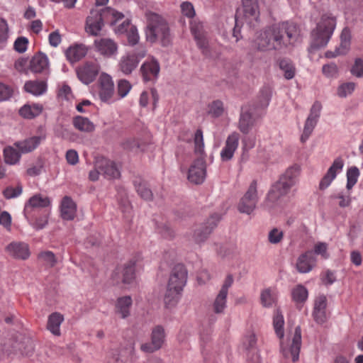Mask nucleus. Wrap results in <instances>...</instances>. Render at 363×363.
I'll return each mask as SVG.
<instances>
[{
  "label": "nucleus",
  "instance_id": "obj_57",
  "mask_svg": "<svg viewBox=\"0 0 363 363\" xmlns=\"http://www.w3.org/2000/svg\"><path fill=\"white\" fill-rule=\"evenodd\" d=\"M127 358L118 350H113L108 359V363H126Z\"/></svg>",
  "mask_w": 363,
  "mask_h": 363
},
{
  "label": "nucleus",
  "instance_id": "obj_9",
  "mask_svg": "<svg viewBox=\"0 0 363 363\" xmlns=\"http://www.w3.org/2000/svg\"><path fill=\"white\" fill-rule=\"evenodd\" d=\"M146 55L144 48L136 49L132 53H128L121 58L119 62L120 70L125 74H130L138 67L139 62Z\"/></svg>",
  "mask_w": 363,
  "mask_h": 363
},
{
  "label": "nucleus",
  "instance_id": "obj_43",
  "mask_svg": "<svg viewBox=\"0 0 363 363\" xmlns=\"http://www.w3.org/2000/svg\"><path fill=\"white\" fill-rule=\"evenodd\" d=\"M360 172L359 169L355 167L348 168L347 171V185L346 187L348 190L351 189L357 182Z\"/></svg>",
  "mask_w": 363,
  "mask_h": 363
},
{
  "label": "nucleus",
  "instance_id": "obj_3",
  "mask_svg": "<svg viewBox=\"0 0 363 363\" xmlns=\"http://www.w3.org/2000/svg\"><path fill=\"white\" fill-rule=\"evenodd\" d=\"M147 26L145 29L146 39L151 43H160L162 46L171 43L172 35L169 23L161 15L149 12L146 13Z\"/></svg>",
  "mask_w": 363,
  "mask_h": 363
},
{
  "label": "nucleus",
  "instance_id": "obj_22",
  "mask_svg": "<svg viewBox=\"0 0 363 363\" xmlns=\"http://www.w3.org/2000/svg\"><path fill=\"white\" fill-rule=\"evenodd\" d=\"M6 251L16 259H26L30 256L28 245L23 242H12L6 247Z\"/></svg>",
  "mask_w": 363,
  "mask_h": 363
},
{
  "label": "nucleus",
  "instance_id": "obj_33",
  "mask_svg": "<svg viewBox=\"0 0 363 363\" xmlns=\"http://www.w3.org/2000/svg\"><path fill=\"white\" fill-rule=\"evenodd\" d=\"M301 346V329L300 326L295 328L292 343L290 347L289 352L291 354L292 361L296 362L299 357V352Z\"/></svg>",
  "mask_w": 363,
  "mask_h": 363
},
{
  "label": "nucleus",
  "instance_id": "obj_14",
  "mask_svg": "<svg viewBox=\"0 0 363 363\" xmlns=\"http://www.w3.org/2000/svg\"><path fill=\"white\" fill-rule=\"evenodd\" d=\"M99 96L103 102L111 103L116 99L114 96L113 82L108 74L102 73L99 79Z\"/></svg>",
  "mask_w": 363,
  "mask_h": 363
},
{
  "label": "nucleus",
  "instance_id": "obj_25",
  "mask_svg": "<svg viewBox=\"0 0 363 363\" xmlns=\"http://www.w3.org/2000/svg\"><path fill=\"white\" fill-rule=\"evenodd\" d=\"M97 52L105 57H111L117 52L116 43L109 38H101L94 41Z\"/></svg>",
  "mask_w": 363,
  "mask_h": 363
},
{
  "label": "nucleus",
  "instance_id": "obj_47",
  "mask_svg": "<svg viewBox=\"0 0 363 363\" xmlns=\"http://www.w3.org/2000/svg\"><path fill=\"white\" fill-rule=\"evenodd\" d=\"M284 317L279 311H277L276 315L274 316L273 325L275 333L279 338H282L284 337Z\"/></svg>",
  "mask_w": 363,
  "mask_h": 363
},
{
  "label": "nucleus",
  "instance_id": "obj_48",
  "mask_svg": "<svg viewBox=\"0 0 363 363\" xmlns=\"http://www.w3.org/2000/svg\"><path fill=\"white\" fill-rule=\"evenodd\" d=\"M208 108V113L214 118L220 117L224 112L223 103L220 100L213 101Z\"/></svg>",
  "mask_w": 363,
  "mask_h": 363
},
{
  "label": "nucleus",
  "instance_id": "obj_36",
  "mask_svg": "<svg viewBox=\"0 0 363 363\" xmlns=\"http://www.w3.org/2000/svg\"><path fill=\"white\" fill-rule=\"evenodd\" d=\"M279 67L284 72V76L286 79L289 80L295 77L296 67L290 59H281L279 62Z\"/></svg>",
  "mask_w": 363,
  "mask_h": 363
},
{
  "label": "nucleus",
  "instance_id": "obj_12",
  "mask_svg": "<svg viewBox=\"0 0 363 363\" xmlns=\"http://www.w3.org/2000/svg\"><path fill=\"white\" fill-rule=\"evenodd\" d=\"M100 70L96 62H86L79 66L77 69L78 79L84 84H89L94 81Z\"/></svg>",
  "mask_w": 363,
  "mask_h": 363
},
{
  "label": "nucleus",
  "instance_id": "obj_24",
  "mask_svg": "<svg viewBox=\"0 0 363 363\" xmlns=\"http://www.w3.org/2000/svg\"><path fill=\"white\" fill-rule=\"evenodd\" d=\"M316 262L313 252L307 251L297 259L296 269L300 273H308L312 270Z\"/></svg>",
  "mask_w": 363,
  "mask_h": 363
},
{
  "label": "nucleus",
  "instance_id": "obj_8",
  "mask_svg": "<svg viewBox=\"0 0 363 363\" xmlns=\"http://www.w3.org/2000/svg\"><path fill=\"white\" fill-rule=\"evenodd\" d=\"M135 260H129L123 265L118 266L111 274V280L116 285L130 284L135 279Z\"/></svg>",
  "mask_w": 363,
  "mask_h": 363
},
{
  "label": "nucleus",
  "instance_id": "obj_4",
  "mask_svg": "<svg viewBox=\"0 0 363 363\" xmlns=\"http://www.w3.org/2000/svg\"><path fill=\"white\" fill-rule=\"evenodd\" d=\"M123 17L122 13L111 7L92 9L86 18L85 30L89 34L96 36L101 30L105 23L113 26Z\"/></svg>",
  "mask_w": 363,
  "mask_h": 363
},
{
  "label": "nucleus",
  "instance_id": "obj_5",
  "mask_svg": "<svg viewBox=\"0 0 363 363\" xmlns=\"http://www.w3.org/2000/svg\"><path fill=\"white\" fill-rule=\"evenodd\" d=\"M187 270L184 264H177L172 269L164 295L168 306L175 304L187 281Z\"/></svg>",
  "mask_w": 363,
  "mask_h": 363
},
{
  "label": "nucleus",
  "instance_id": "obj_27",
  "mask_svg": "<svg viewBox=\"0 0 363 363\" xmlns=\"http://www.w3.org/2000/svg\"><path fill=\"white\" fill-rule=\"evenodd\" d=\"M61 217L63 220H72L74 218L77 206L69 196H65L61 203Z\"/></svg>",
  "mask_w": 363,
  "mask_h": 363
},
{
  "label": "nucleus",
  "instance_id": "obj_58",
  "mask_svg": "<svg viewBox=\"0 0 363 363\" xmlns=\"http://www.w3.org/2000/svg\"><path fill=\"white\" fill-rule=\"evenodd\" d=\"M350 72L352 75L357 77H363V60L357 58L354 61V64L352 67Z\"/></svg>",
  "mask_w": 363,
  "mask_h": 363
},
{
  "label": "nucleus",
  "instance_id": "obj_51",
  "mask_svg": "<svg viewBox=\"0 0 363 363\" xmlns=\"http://www.w3.org/2000/svg\"><path fill=\"white\" fill-rule=\"evenodd\" d=\"M38 258L47 266L52 267L57 263L55 254L51 251L42 252L38 255Z\"/></svg>",
  "mask_w": 363,
  "mask_h": 363
},
{
  "label": "nucleus",
  "instance_id": "obj_41",
  "mask_svg": "<svg viewBox=\"0 0 363 363\" xmlns=\"http://www.w3.org/2000/svg\"><path fill=\"white\" fill-rule=\"evenodd\" d=\"M308 290L303 285H298L291 291L293 301L296 303H303L308 298Z\"/></svg>",
  "mask_w": 363,
  "mask_h": 363
},
{
  "label": "nucleus",
  "instance_id": "obj_50",
  "mask_svg": "<svg viewBox=\"0 0 363 363\" xmlns=\"http://www.w3.org/2000/svg\"><path fill=\"white\" fill-rule=\"evenodd\" d=\"M23 186L18 184L16 187L9 186L3 191V195L6 199H11L18 197L22 194Z\"/></svg>",
  "mask_w": 363,
  "mask_h": 363
},
{
  "label": "nucleus",
  "instance_id": "obj_44",
  "mask_svg": "<svg viewBox=\"0 0 363 363\" xmlns=\"http://www.w3.org/2000/svg\"><path fill=\"white\" fill-rule=\"evenodd\" d=\"M122 146L124 149L128 150H144L145 144L141 142L138 138H129L125 139L123 143Z\"/></svg>",
  "mask_w": 363,
  "mask_h": 363
},
{
  "label": "nucleus",
  "instance_id": "obj_6",
  "mask_svg": "<svg viewBox=\"0 0 363 363\" xmlns=\"http://www.w3.org/2000/svg\"><path fill=\"white\" fill-rule=\"evenodd\" d=\"M258 201L257 182L256 180H253L240 199L238 204V210L241 213L250 215L256 208Z\"/></svg>",
  "mask_w": 363,
  "mask_h": 363
},
{
  "label": "nucleus",
  "instance_id": "obj_62",
  "mask_svg": "<svg viewBox=\"0 0 363 363\" xmlns=\"http://www.w3.org/2000/svg\"><path fill=\"white\" fill-rule=\"evenodd\" d=\"M191 32L194 38H198L206 34L203 23L196 21L191 23Z\"/></svg>",
  "mask_w": 363,
  "mask_h": 363
},
{
  "label": "nucleus",
  "instance_id": "obj_17",
  "mask_svg": "<svg viewBox=\"0 0 363 363\" xmlns=\"http://www.w3.org/2000/svg\"><path fill=\"white\" fill-rule=\"evenodd\" d=\"M50 204V200L48 196H43L41 194H35L30 197L25 204L23 213L26 218L29 220L35 209L48 207Z\"/></svg>",
  "mask_w": 363,
  "mask_h": 363
},
{
  "label": "nucleus",
  "instance_id": "obj_61",
  "mask_svg": "<svg viewBox=\"0 0 363 363\" xmlns=\"http://www.w3.org/2000/svg\"><path fill=\"white\" fill-rule=\"evenodd\" d=\"M28 40L26 37H18L14 43V49L19 53L27 50Z\"/></svg>",
  "mask_w": 363,
  "mask_h": 363
},
{
  "label": "nucleus",
  "instance_id": "obj_21",
  "mask_svg": "<svg viewBox=\"0 0 363 363\" xmlns=\"http://www.w3.org/2000/svg\"><path fill=\"white\" fill-rule=\"evenodd\" d=\"M45 139V135H35L14 143L21 154H27L35 150Z\"/></svg>",
  "mask_w": 363,
  "mask_h": 363
},
{
  "label": "nucleus",
  "instance_id": "obj_45",
  "mask_svg": "<svg viewBox=\"0 0 363 363\" xmlns=\"http://www.w3.org/2000/svg\"><path fill=\"white\" fill-rule=\"evenodd\" d=\"M272 95V91L270 86H264L259 95V106L262 108L268 106Z\"/></svg>",
  "mask_w": 363,
  "mask_h": 363
},
{
  "label": "nucleus",
  "instance_id": "obj_60",
  "mask_svg": "<svg viewBox=\"0 0 363 363\" xmlns=\"http://www.w3.org/2000/svg\"><path fill=\"white\" fill-rule=\"evenodd\" d=\"M320 279L325 285H331L336 281V276L333 271L327 269L321 274Z\"/></svg>",
  "mask_w": 363,
  "mask_h": 363
},
{
  "label": "nucleus",
  "instance_id": "obj_20",
  "mask_svg": "<svg viewBox=\"0 0 363 363\" xmlns=\"http://www.w3.org/2000/svg\"><path fill=\"white\" fill-rule=\"evenodd\" d=\"M299 175L300 167L295 164L287 168L277 182L290 191L297 184Z\"/></svg>",
  "mask_w": 363,
  "mask_h": 363
},
{
  "label": "nucleus",
  "instance_id": "obj_32",
  "mask_svg": "<svg viewBox=\"0 0 363 363\" xmlns=\"http://www.w3.org/2000/svg\"><path fill=\"white\" fill-rule=\"evenodd\" d=\"M87 52V50L84 45H76L69 47L65 52L67 60L72 63L79 61L83 58Z\"/></svg>",
  "mask_w": 363,
  "mask_h": 363
},
{
  "label": "nucleus",
  "instance_id": "obj_16",
  "mask_svg": "<svg viewBox=\"0 0 363 363\" xmlns=\"http://www.w3.org/2000/svg\"><path fill=\"white\" fill-rule=\"evenodd\" d=\"M160 65L157 60L151 58L145 61L140 69V72L145 82H155L159 76Z\"/></svg>",
  "mask_w": 363,
  "mask_h": 363
},
{
  "label": "nucleus",
  "instance_id": "obj_37",
  "mask_svg": "<svg viewBox=\"0 0 363 363\" xmlns=\"http://www.w3.org/2000/svg\"><path fill=\"white\" fill-rule=\"evenodd\" d=\"M43 111V106L40 104L24 105L19 110V113L25 118H33L39 116Z\"/></svg>",
  "mask_w": 363,
  "mask_h": 363
},
{
  "label": "nucleus",
  "instance_id": "obj_19",
  "mask_svg": "<svg viewBox=\"0 0 363 363\" xmlns=\"http://www.w3.org/2000/svg\"><path fill=\"white\" fill-rule=\"evenodd\" d=\"M96 167L101 171V174L108 179L120 177L121 173L116 164L106 158L98 159L96 162Z\"/></svg>",
  "mask_w": 363,
  "mask_h": 363
},
{
  "label": "nucleus",
  "instance_id": "obj_23",
  "mask_svg": "<svg viewBox=\"0 0 363 363\" xmlns=\"http://www.w3.org/2000/svg\"><path fill=\"white\" fill-rule=\"evenodd\" d=\"M29 67L34 73L47 74L49 68V61L47 55L43 52L35 55L30 61Z\"/></svg>",
  "mask_w": 363,
  "mask_h": 363
},
{
  "label": "nucleus",
  "instance_id": "obj_11",
  "mask_svg": "<svg viewBox=\"0 0 363 363\" xmlns=\"http://www.w3.org/2000/svg\"><path fill=\"white\" fill-rule=\"evenodd\" d=\"M220 216L218 213L212 214L203 224L198 226L194 232L193 238L195 242H203L217 226Z\"/></svg>",
  "mask_w": 363,
  "mask_h": 363
},
{
  "label": "nucleus",
  "instance_id": "obj_34",
  "mask_svg": "<svg viewBox=\"0 0 363 363\" xmlns=\"http://www.w3.org/2000/svg\"><path fill=\"white\" fill-rule=\"evenodd\" d=\"M24 89L26 91L33 95L40 96L47 91V83L45 81H28L24 84Z\"/></svg>",
  "mask_w": 363,
  "mask_h": 363
},
{
  "label": "nucleus",
  "instance_id": "obj_35",
  "mask_svg": "<svg viewBox=\"0 0 363 363\" xmlns=\"http://www.w3.org/2000/svg\"><path fill=\"white\" fill-rule=\"evenodd\" d=\"M74 127L81 132L91 133L95 129L94 123L88 118L81 116L73 118Z\"/></svg>",
  "mask_w": 363,
  "mask_h": 363
},
{
  "label": "nucleus",
  "instance_id": "obj_42",
  "mask_svg": "<svg viewBox=\"0 0 363 363\" xmlns=\"http://www.w3.org/2000/svg\"><path fill=\"white\" fill-rule=\"evenodd\" d=\"M260 299L264 307H270L276 301L277 294L270 288L266 289L262 291Z\"/></svg>",
  "mask_w": 363,
  "mask_h": 363
},
{
  "label": "nucleus",
  "instance_id": "obj_31",
  "mask_svg": "<svg viewBox=\"0 0 363 363\" xmlns=\"http://www.w3.org/2000/svg\"><path fill=\"white\" fill-rule=\"evenodd\" d=\"M63 320L64 317L61 313L57 312L51 313L48 319V330L54 335L60 336L61 334L60 327Z\"/></svg>",
  "mask_w": 363,
  "mask_h": 363
},
{
  "label": "nucleus",
  "instance_id": "obj_54",
  "mask_svg": "<svg viewBox=\"0 0 363 363\" xmlns=\"http://www.w3.org/2000/svg\"><path fill=\"white\" fill-rule=\"evenodd\" d=\"M131 89V84L125 79H121L117 84V94L118 99L125 97Z\"/></svg>",
  "mask_w": 363,
  "mask_h": 363
},
{
  "label": "nucleus",
  "instance_id": "obj_1",
  "mask_svg": "<svg viewBox=\"0 0 363 363\" xmlns=\"http://www.w3.org/2000/svg\"><path fill=\"white\" fill-rule=\"evenodd\" d=\"M301 37L298 24L281 21L260 30L253 40L252 46L258 51H281L294 46Z\"/></svg>",
  "mask_w": 363,
  "mask_h": 363
},
{
  "label": "nucleus",
  "instance_id": "obj_28",
  "mask_svg": "<svg viewBox=\"0 0 363 363\" xmlns=\"http://www.w3.org/2000/svg\"><path fill=\"white\" fill-rule=\"evenodd\" d=\"M242 1L245 18L257 21L259 16L258 0H242Z\"/></svg>",
  "mask_w": 363,
  "mask_h": 363
},
{
  "label": "nucleus",
  "instance_id": "obj_55",
  "mask_svg": "<svg viewBox=\"0 0 363 363\" xmlns=\"http://www.w3.org/2000/svg\"><path fill=\"white\" fill-rule=\"evenodd\" d=\"M284 238V233L278 228H273L268 234V240L271 244L279 243Z\"/></svg>",
  "mask_w": 363,
  "mask_h": 363
},
{
  "label": "nucleus",
  "instance_id": "obj_59",
  "mask_svg": "<svg viewBox=\"0 0 363 363\" xmlns=\"http://www.w3.org/2000/svg\"><path fill=\"white\" fill-rule=\"evenodd\" d=\"M344 166V161L341 157H337L333 162L332 165L328 169L330 174L337 176V173L342 171Z\"/></svg>",
  "mask_w": 363,
  "mask_h": 363
},
{
  "label": "nucleus",
  "instance_id": "obj_40",
  "mask_svg": "<svg viewBox=\"0 0 363 363\" xmlns=\"http://www.w3.org/2000/svg\"><path fill=\"white\" fill-rule=\"evenodd\" d=\"M227 296L223 292H218L213 303V312L216 314L223 313L226 308Z\"/></svg>",
  "mask_w": 363,
  "mask_h": 363
},
{
  "label": "nucleus",
  "instance_id": "obj_56",
  "mask_svg": "<svg viewBox=\"0 0 363 363\" xmlns=\"http://www.w3.org/2000/svg\"><path fill=\"white\" fill-rule=\"evenodd\" d=\"M256 144V138L252 135H245L242 138V149L243 152H247L252 149Z\"/></svg>",
  "mask_w": 363,
  "mask_h": 363
},
{
  "label": "nucleus",
  "instance_id": "obj_52",
  "mask_svg": "<svg viewBox=\"0 0 363 363\" xmlns=\"http://www.w3.org/2000/svg\"><path fill=\"white\" fill-rule=\"evenodd\" d=\"M356 87L354 82H346L339 86L337 89V95L340 97L345 98L347 95L351 94Z\"/></svg>",
  "mask_w": 363,
  "mask_h": 363
},
{
  "label": "nucleus",
  "instance_id": "obj_39",
  "mask_svg": "<svg viewBox=\"0 0 363 363\" xmlns=\"http://www.w3.org/2000/svg\"><path fill=\"white\" fill-rule=\"evenodd\" d=\"M4 160L6 164H16L20 160L21 153L12 147H7L4 150Z\"/></svg>",
  "mask_w": 363,
  "mask_h": 363
},
{
  "label": "nucleus",
  "instance_id": "obj_38",
  "mask_svg": "<svg viewBox=\"0 0 363 363\" xmlns=\"http://www.w3.org/2000/svg\"><path fill=\"white\" fill-rule=\"evenodd\" d=\"M165 337L164 330L162 325L155 326L151 333V341L154 347L160 349Z\"/></svg>",
  "mask_w": 363,
  "mask_h": 363
},
{
  "label": "nucleus",
  "instance_id": "obj_64",
  "mask_svg": "<svg viewBox=\"0 0 363 363\" xmlns=\"http://www.w3.org/2000/svg\"><path fill=\"white\" fill-rule=\"evenodd\" d=\"M335 178H336V176H335L333 174H330V172H328L327 171V172L325 173V174L323 176V177L321 179V180L320 182L319 189L320 190H325L330 185L332 182Z\"/></svg>",
  "mask_w": 363,
  "mask_h": 363
},
{
  "label": "nucleus",
  "instance_id": "obj_29",
  "mask_svg": "<svg viewBox=\"0 0 363 363\" xmlns=\"http://www.w3.org/2000/svg\"><path fill=\"white\" fill-rule=\"evenodd\" d=\"M133 184L140 198L149 201L152 200L153 194L147 182L141 178H135L133 180Z\"/></svg>",
  "mask_w": 363,
  "mask_h": 363
},
{
  "label": "nucleus",
  "instance_id": "obj_15",
  "mask_svg": "<svg viewBox=\"0 0 363 363\" xmlns=\"http://www.w3.org/2000/svg\"><path fill=\"white\" fill-rule=\"evenodd\" d=\"M328 299L324 294H319L315 297L313 303L312 316L318 324L325 323L328 318L327 313Z\"/></svg>",
  "mask_w": 363,
  "mask_h": 363
},
{
  "label": "nucleus",
  "instance_id": "obj_10",
  "mask_svg": "<svg viewBox=\"0 0 363 363\" xmlns=\"http://www.w3.org/2000/svg\"><path fill=\"white\" fill-rule=\"evenodd\" d=\"M321 110L322 105L320 102L318 101H315L310 109V113L304 124L303 133L301 136L302 143H305L313 133L320 116Z\"/></svg>",
  "mask_w": 363,
  "mask_h": 363
},
{
  "label": "nucleus",
  "instance_id": "obj_26",
  "mask_svg": "<svg viewBox=\"0 0 363 363\" xmlns=\"http://www.w3.org/2000/svg\"><path fill=\"white\" fill-rule=\"evenodd\" d=\"M255 119L249 109L242 108L238 122V129L243 134L247 135L255 125Z\"/></svg>",
  "mask_w": 363,
  "mask_h": 363
},
{
  "label": "nucleus",
  "instance_id": "obj_2",
  "mask_svg": "<svg viewBox=\"0 0 363 363\" xmlns=\"http://www.w3.org/2000/svg\"><path fill=\"white\" fill-rule=\"evenodd\" d=\"M337 25V18L331 13H323L311 32L308 52L325 48L331 39Z\"/></svg>",
  "mask_w": 363,
  "mask_h": 363
},
{
  "label": "nucleus",
  "instance_id": "obj_13",
  "mask_svg": "<svg viewBox=\"0 0 363 363\" xmlns=\"http://www.w3.org/2000/svg\"><path fill=\"white\" fill-rule=\"evenodd\" d=\"M206 176V165L204 158L194 160L188 171V180L195 184H202Z\"/></svg>",
  "mask_w": 363,
  "mask_h": 363
},
{
  "label": "nucleus",
  "instance_id": "obj_18",
  "mask_svg": "<svg viewBox=\"0 0 363 363\" xmlns=\"http://www.w3.org/2000/svg\"><path fill=\"white\" fill-rule=\"evenodd\" d=\"M240 135L237 132L230 133L225 143V145L220 152V158L223 162L230 160L238 147Z\"/></svg>",
  "mask_w": 363,
  "mask_h": 363
},
{
  "label": "nucleus",
  "instance_id": "obj_7",
  "mask_svg": "<svg viewBox=\"0 0 363 363\" xmlns=\"http://www.w3.org/2000/svg\"><path fill=\"white\" fill-rule=\"evenodd\" d=\"M289 190L284 185L281 186L278 182H274L268 191L263 201L262 206L264 208L271 210L280 206L282 198L289 193Z\"/></svg>",
  "mask_w": 363,
  "mask_h": 363
},
{
  "label": "nucleus",
  "instance_id": "obj_30",
  "mask_svg": "<svg viewBox=\"0 0 363 363\" xmlns=\"http://www.w3.org/2000/svg\"><path fill=\"white\" fill-rule=\"evenodd\" d=\"M132 303V298L129 296L118 298L116 303V313L119 314L122 318H128L130 314Z\"/></svg>",
  "mask_w": 363,
  "mask_h": 363
},
{
  "label": "nucleus",
  "instance_id": "obj_53",
  "mask_svg": "<svg viewBox=\"0 0 363 363\" xmlns=\"http://www.w3.org/2000/svg\"><path fill=\"white\" fill-rule=\"evenodd\" d=\"M194 142L195 145V152L196 153L202 154L204 150V143L203 131L201 129H198L196 131L194 134Z\"/></svg>",
  "mask_w": 363,
  "mask_h": 363
},
{
  "label": "nucleus",
  "instance_id": "obj_49",
  "mask_svg": "<svg viewBox=\"0 0 363 363\" xmlns=\"http://www.w3.org/2000/svg\"><path fill=\"white\" fill-rule=\"evenodd\" d=\"M194 40L196 42L198 48L201 50V53L206 57H209L211 55V51L206 34L198 38H194Z\"/></svg>",
  "mask_w": 363,
  "mask_h": 363
},
{
  "label": "nucleus",
  "instance_id": "obj_46",
  "mask_svg": "<svg viewBox=\"0 0 363 363\" xmlns=\"http://www.w3.org/2000/svg\"><path fill=\"white\" fill-rule=\"evenodd\" d=\"M350 41H351V33L350 29L346 27L344 28L340 34V44L339 48L340 50L342 49L346 53L349 51L350 48Z\"/></svg>",
  "mask_w": 363,
  "mask_h": 363
},
{
  "label": "nucleus",
  "instance_id": "obj_63",
  "mask_svg": "<svg viewBox=\"0 0 363 363\" xmlns=\"http://www.w3.org/2000/svg\"><path fill=\"white\" fill-rule=\"evenodd\" d=\"M322 71L326 77H333L337 74V67L335 63L324 65L322 67Z\"/></svg>",
  "mask_w": 363,
  "mask_h": 363
}]
</instances>
